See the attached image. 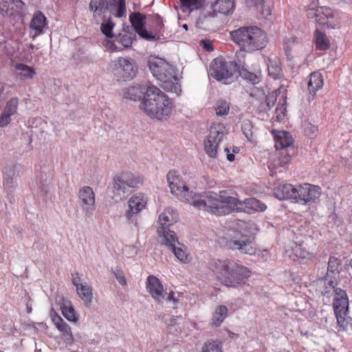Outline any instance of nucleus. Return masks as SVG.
I'll return each instance as SVG.
<instances>
[{
  "instance_id": "obj_1",
  "label": "nucleus",
  "mask_w": 352,
  "mask_h": 352,
  "mask_svg": "<svg viewBox=\"0 0 352 352\" xmlns=\"http://www.w3.org/2000/svg\"><path fill=\"white\" fill-rule=\"evenodd\" d=\"M210 269L222 285L232 288L245 285L252 274L248 267L229 259L213 260Z\"/></svg>"
},
{
  "instance_id": "obj_2",
  "label": "nucleus",
  "mask_w": 352,
  "mask_h": 352,
  "mask_svg": "<svg viewBox=\"0 0 352 352\" xmlns=\"http://www.w3.org/2000/svg\"><path fill=\"white\" fill-rule=\"evenodd\" d=\"M172 100L159 88L148 86L141 102V109L151 118L166 120L172 113Z\"/></svg>"
},
{
  "instance_id": "obj_3",
  "label": "nucleus",
  "mask_w": 352,
  "mask_h": 352,
  "mask_svg": "<svg viewBox=\"0 0 352 352\" xmlns=\"http://www.w3.org/2000/svg\"><path fill=\"white\" fill-rule=\"evenodd\" d=\"M232 40L241 52H254L265 48L268 43L266 32L256 26L241 27L230 32Z\"/></svg>"
},
{
  "instance_id": "obj_4",
  "label": "nucleus",
  "mask_w": 352,
  "mask_h": 352,
  "mask_svg": "<svg viewBox=\"0 0 352 352\" xmlns=\"http://www.w3.org/2000/svg\"><path fill=\"white\" fill-rule=\"evenodd\" d=\"M149 69L153 76L161 82L160 86L164 90L175 93L179 90L176 70L164 59L155 57L150 60Z\"/></svg>"
},
{
  "instance_id": "obj_5",
  "label": "nucleus",
  "mask_w": 352,
  "mask_h": 352,
  "mask_svg": "<svg viewBox=\"0 0 352 352\" xmlns=\"http://www.w3.org/2000/svg\"><path fill=\"white\" fill-rule=\"evenodd\" d=\"M333 292V308L336 315L338 331H344L349 324L346 316L349 313V299L344 290L332 286Z\"/></svg>"
},
{
  "instance_id": "obj_6",
  "label": "nucleus",
  "mask_w": 352,
  "mask_h": 352,
  "mask_svg": "<svg viewBox=\"0 0 352 352\" xmlns=\"http://www.w3.org/2000/svg\"><path fill=\"white\" fill-rule=\"evenodd\" d=\"M227 134L228 131L222 123H213L210 126L209 133L204 141V151L209 157H217L219 144Z\"/></svg>"
},
{
  "instance_id": "obj_7",
  "label": "nucleus",
  "mask_w": 352,
  "mask_h": 352,
  "mask_svg": "<svg viewBox=\"0 0 352 352\" xmlns=\"http://www.w3.org/2000/svg\"><path fill=\"white\" fill-rule=\"evenodd\" d=\"M188 203L197 208L208 211L216 215H223L226 213L227 208L221 205V201L214 192H208L205 195L194 194Z\"/></svg>"
},
{
  "instance_id": "obj_8",
  "label": "nucleus",
  "mask_w": 352,
  "mask_h": 352,
  "mask_svg": "<svg viewBox=\"0 0 352 352\" xmlns=\"http://www.w3.org/2000/svg\"><path fill=\"white\" fill-rule=\"evenodd\" d=\"M226 245L230 249L239 250L242 254L255 255L257 252L254 237L238 231H233L229 234L226 239Z\"/></svg>"
},
{
  "instance_id": "obj_9",
  "label": "nucleus",
  "mask_w": 352,
  "mask_h": 352,
  "mask_svg": "<svg viewBox=\"0 0 352 352\" xmlns=\"http://www.w3.org/2000/svg\"><path fill=\"white\" fill-rule=\"evenodd\" d=\"M167 181L168 182L170 192L182 201L188 203V199H191L193 196L192 192L189 191L185 182L182 180L177 172L170 170L167 174Z\"/></svg>"
},
{
  "instance_id": "obj_10",
  "label": "nucleus",
  "mask_w": 352,
  "mask_h": 352,
  "mask_svg": "<svg viewBox=\"0 0 352 352\" xmlns=\"http://www.w3.org/2000/svg\"><path fill=\"white\" fill-rule=\"evenodd\" d=\"M321 195V188L318 186L304 184L298 186L295 202L302 205L314 204Z\"/></svg>"
},
{
  "instance_id": "obj_11",
  "label": "nucleus",
  "mask_w": 352,
  "mask_h": 352,
  "mask_svg": "<svg viewBox=\"0 0 352 352\" xmlns=\"http://www.w3.org/2000/svg\"><path fill=\"white\" fill-rule=\"evenodd\" d=\"M115 75L120 80H131L135 76L136 68L131 58L120 57L113 62Z\"/></svg>"
},
{
  "instance_id": "obj_12",
  "label": "nucleus",
  "mask_w": 352,
  "mask_h": 352,
  "mask_svg": "<svg viewBox=\"0 0 352 352\" xmlns=\"http://www.w3.org/2000/svg\"><path fill=\"white\" fill-rule=\"evenodd\" d=\"M233 65L234 62L228 63L221 58H217L210 64V75L219 81L227 80L233 75Z\"/></svg>"
},
{
  "instance_id": "obj_13",
  "label": "nucleus",
  "mask_w": 352,
  "mask_h": 352,
  "mask_svg": "<svg viewBox=\"0 0 352 352\" xmlns=\"http://www.w3.org/2000/svg\"><path fill=\"white\" fill-rule=\"evenodd\" d=\"M142 183V179L129 172L122 173L113 178V188L126 193L130 188H136Z\"/></svg>"
},
{
  "instance_id": "obj_14",
  "label": "nucleus",
  "mask_w": 352,
  "mask_h": 352,
  "mask_svg": "<svg viewBox=\"0 0 352 352\" xmlns=\"http://www.w3.org/2000/svg\"><path fill=\"white\" fill-rule=\"evenodd\" d=\"M335 15L336 14L333 10L327 7H320L307 10V17L315 18L316 23L333 28L336 26V23L333 21Z\"/></svg>"
},
{
  "instance_id": "obj_15",
  "label": "nucleus",
  "mask_w": 352,
  "mask_h": 352,
  "mask_svg": "<svg viewBox=\"0 0 352 352\" xmlns=\"http://www.w3.org/2000/svg\"><path fill=\"white\" fill-rule=\"evenodd\" d=\"M245 54L242 52H237L234 60V67L238 71L240 76L245 80L252 82V84H257L260 82V73L251 72L248 69V67L245 62Z\"/></svg>"
},
{
  "instance_id": "obj_16",
  "label": "nucleus",
  "mask_w": 352,
  "mask_h": 352,
  "mask_svg": "<svg viewBox=\"0 0 352 352\" xmlns=\"http://www.w3.org/2000/svg\"><path fill=\"white\" fill-rule=\"evenodd\" d=\"M78 197L80 206L87 217H90L95 208L96 197L93 189L83 186L79 190Z\"/></svg>"
},
{
  "instance_id": "obj_17",
  "label": "nucleus",
  "mask_w": 352,
  "mask_h": 352,
  "mask_svg": "<svg viewBox=\"0 0 352 352\" xmlns=\"http://www.w3.org/2000/svg\"><path fill=\"white\" fill-rule=\"evenodd\" d=\"M162 243L170 247L175 256L182 263H188L190 261V256L186 253V249L176 248L175 245L178 243L177 235L175 232H167L165 234V239H163Z\"/></svg>"
},
{
  "instance_id": "obj_18",
  "label": "nucleus",
  "mask_w": 352,
  "mask_h": 352,
  "mask_svg": "<svg viewBox=\"0 0 352 352\" xmlns=\"http://www.w3.org/2000/svg\"><path fill=\"white\" fill-rule=\"evenodd\" d=\"M177 214L173 210L167 208L159 216V223L160 226L157 229L160 236L165 239V234L167 232H174L168 229V228L177 221Z\"/></svg>"
},
{
  "instance_id": "obj_19",
  "label": "nucleus",
  "mask_w": 352,
  "mask_h": 352,
  "mask_svg": "<svg viewBox=\"0 0 352 352\" xmlns=\"http://www.w3.org/2000/svg\"><path fill=\"white\" fill-rule=\"evenodd\" d=\"M144 20L145 16L140 12L133 13L130 15V22L135 31L142 38L147 40H153L155 36L145 29Z\"/></svg>"
},
{
  "instance_id": "obj_20",
  "label": "nucleus",
  "mask_w": 352,
  "mask_h": 352,
  "mask_svg": "<svg viewBox=\"0 0 352 352\" xmlns=\"http://www.w3.org/2000/svg\"><path fill=\"white\" fill-rule=\"evenodd\" d=\"M147 204V198L144 194L139 193L129 200V210L126 212V217L131 220L133 214H136L145 208Z\"/></svg>"
},
{
  "instance_id": "obj_21",
  "label": "nucleus",
  "mask_w": 352,
  "mask_h": 352,
  "mask_svg": "<svg viewBox=\"0 0 352 352\" xmlns=\"http://www.w3.org/2000/svg\"><path fill=\"white\" fill-rule=\"evenodd\" d=\"M265 204L261 202L259 200L250 197L245 199L244 201L239 199L236 210H243L244 212L252 214L255 212H263L266 209Z\"/></svg>"
},
{
  "instance_id": "obj_22",
  "label": "nucleus",
  "mask_w": 352,
  "mask_h": 352,
  "mask_svg": "<svg viewBox=\"0 0 352 352\" xmlns=\"http://www.w3.org/2000/svg\"><path fill=\"white\" fill-rule=\"evenodd\" d=\"M272 133L274 135V146L276 150H288L289 148L293 150L291 146L293 144L294 140L289 133L284 131H276L272 130Z\"/></svg>"
},
{
  "instance_id": "obj_23",
  "label": "nucleus",
  "mask_w": 352,
  "mask_h": 352,
  "mask_svg": "<svg viewBox=\"0 0 352 352\" xmlns=\"http://www.w3.org/2000/svg\"><path fill=\"white\" fill-rule=\"evenodd\" d=\"M146 288L151 296L157 301L162 302L164 298V287L158 278L154 276L147 278Z\"/></svg>"
},
{
  "instance_id": "obj_24",
  "label": "nucleus",
  "mask_w": 352,
  "mask_h": 352,
  "mask_svg": "<svg viewBox=\"0 0 352 352\" xmlns=\"http://www.w3.org/2000/svg\"><path fill=\"white\" fill-rule=\"evenodd\" d=\"M89 8L93 12V16L97 23L104 21L108 12L109 6L107 0H91Z\"/></svg>"
},
{
  "instance_id": "obj_25",
  "label": "nucleus",
  "mask_w": 352,
  "mask_h": 352,
  "mask_svg": "<svg viewBox=\"0 0 352 352\" xmlns=\"http://www.w3.org/2000/svg\"><path fill=\"white\" fill-rule=\"evenodd\" d=\"M298 187L289 184H280L274 190V196L280 200L293 199L295 201Z\"/></svg>"
},
{
  "instance_id": "obj_26",
  "label": "nucleus",
  "mask_w": 352,
  "mask_h": 352,
  "mask_svg": "<svg viewBox=\"0 0 352 352\" xmlns=\"http://www.w3.org/2000/svg\"><path fill=\"white\" fill-rule=\"evenodd\" d=\"M323 85L324 80L321 73L314 72L310 74L308 77L307 89L309 94L311 95V100L314 98L316 93L321 89Z\"/></svg>"
},
{
  "instance_id": "obj_27",
  "label": "nucleus",
  "mask_w": 352,
  "mask_h": 352,
  "mask_svg": "<svg viewBox=\"0 0 352 352\" xmlns=\"http://www.w3.org/2000/svg\"><path fill=\"white\" fill-rule=\"evenodd\" d=\"M289 258L294 261L298 259L311 260L314 258V254L307 250L302 244L293 242L291 245V250H287Z\"/></svg>"
},
{
  "instance_id": "obj_28",
  "label": "nucleus",
  "mask_w": 352,
  "mask_h": 352,
  "mask_svg": "<svg viewBox=\"0 0 352 352\" xmlns=\"http://www.w3.org/2000/svg\"><path fill=\"white\" fill-rule=\"evenodd\" d=\"M214 14L220 13L228 15L232 13L234 9V0H217L212 6Z\"/></svg>"
},
{
  "instance_id": "obj_29",
  "label": "nucleus",
  "mask_w": 352,
  "mask_h": 352,
  "mask_svg": "<svg viewBox=\"0 0 352 352\" xmlns=\"http://www.w3.org/2000/svg\"><path fill=\"white\" fill-rule=\"evenodd\" d=\"M46 25V17L41 12H38L33 16L30 28L35 31V36L43 32V30Z\"/></svg>"
},
{
  "instance_id": "obj_30",
  "label": "nucleus",
  "mask_w": 352,
  "mask_h": 352,
  "mask_svg": "<svg viewBox=\"0 0 352 352\" xmlns=\"http://www.w3.org/2000/svg\"><path fill=\"white\" fill-rule=\"evenodd\" d=\"M267 70L269 75L274 79L280 78L282 76L280 60L276 57L274 58H269L267 60Z\"/></svg>"
},
{
  "instance_id": "obj_31",
  "label": "nucleus",
  "mask_w": 352,
  "mask_h": 352,
  "mask_svg": "<svg viewBox=\"0 0 352 352\" xmlns=\"http://www.w3.org/2000/svg\"><path fill=\"white\" fill-rule=\"evenodd\" d=\"M316 47L318 50L324 51L329 48L330 41L325 33L316 30L314 36Z\"/></svg>"
},
{
  "instance_id": "obj_32",
  "label": "nucleus",
  "mask_w": 352,
  "mask_h": 352,
  "mask_svg": "<svg viewBox=\"0 0 352 352\" xmlns=\"http://www.w3.org/2000/svg\"><path fill=\"white\" fill-rule=\"evenodd\" d=\"M52 320L56 327L65 336H68L73 339V336L70 327L63 320V318L56 313L52 317Z\"/></svg>"
},
{
  "instance_id": "obj_33",
  "label": "nucleus",
  "mask_w": 352,
  "mask_h": 352,
  "mask_svg": "<svg viewBox=\"0 0 352 352\" xmlns=\"http://www.w3.org/2000/svg\"><path fill=\"white\" fill-rule=\"evenodd\" d=\"M180 9L184 13L189 14L192 10L201 8L204 4V0H179Z\"/></svg>"
},
{
  "instance_id": "obj_34",
  "label": "nucleus",
  "mask_w": 352,
  "mask_h": 352,
  "mask_svg": "<svg viewBox=\"0 0 352 352\" xmlns=\"http://www.w3.org/2000/svg\"><path fill=\"white\" fill-rule=\"evenodd\" d=\"M278 155L279 156L277 158H275L272 163L269 166L270 168H271L272 166L273 168L285 167L290 162L292 157L289 153L288 150L280 151Z\"/></svg>"
},
{
  "instance_id": "obj_35",
  "label": "nucleus",
  "mask_w": 352,
  "mask_h": 352,
  "mask_svg": "<svg viewBox=\"0 0 352 352\" xmlns=\"http://www.w3.org/2000/svg\"><path fill=\"white\" fill-rule=\"evenodd\" d=\"M219 200L221 205L227 204L232 210H236L239 199L231 196L229 190H221L219 194Z\"/></svg>"
},
{
  "instance_id": "obj_36",
  "label": "nucleus",
  "mask_w": 352,
  "mask_h": 352,
  "mask_svg": "<svg viewBox=\"0 0 352 352\" xmlns=\"http://www.w3.org/2000/svg\"><path fill=\"white\" fill-rule=\"evenodd\" d=\"M77 293L79 297L86 303L90 304L92 299V287L87 283L76 287Z\"/></svg>"
},
{
  "instance_id": "obj_37",
  "label": "nucleus",
  "mask_w": 352,
  "mask_h": 352,
  "mask_svg": "<svg viewBox=\"0 0 352 352\" xmlns=\"http://www.w3.org/2000/svg\"><path fill=\"white\" fill-rule=\"evenodd\" d=\"M228 308L225 305L218 306L212 316V323L216 327L220 326L228 316Z\"/></svg>"
},
{
  "instance_id": "obj_38",
  "label": "nucleus",
  "mask_w": 352,
  "mask_h": 352,
  "mask_svg": "<svg viewBox=\"0 0 352 352\" xmlns=\"http://www.w3.org/2000/svg\"><path fill=\"white\" fill-rule=\"evenodd\" d=\"M341 269V261L338 258L332 256H330L328 262L327 275L332 274L338 275Z\"/></svg>"
},
{
  "instance_id": "obj_39",
  "label": "nucleus",
  "mask_w": 352,
  "mask_h": 352,
  "mask_svg": "<svg viewBox=\"0 0 352 352\" xmlns=\"http://www.w3.org/2000/svg\"><path fill=\"white\" fill-rule=\"evenodd\" d=\"M62 314L64 317L70 322H77L78 317L76 316L75 310L72 305L69 304H63L61 307Z\"/></svg>"
},
{
  "instance_id": "obj_40",
  "label": "nucleus",
  "mask_w": 352,
  "mask_h": 352,
  "mask_svg": "<svg viewBox=\"0 0 352 352\" xmlns=\"http://www.w3.org/2000/svg\"><path fill=\"white\" fill-rule=\"evenodd\" d=\"M19 105V99L17 98H12L5 105L3 112L14 116L17 113Z\"/></svg>"
},
{
  "instance_id": "obj_41",
  "label": "nucleus",
  "mask_w": 352,
  "mask_h": 352,
  "mask_svg": "<svg viewBox=\"0 0 352 352\" xmlns=\"http://www.w3.org/2000/svg\"><path fill=\"white\" fill-rule=\"evenodd\" d=\"M15 68L21 71L19 75L26 78H32L33 76L35 74V70L33 67L28 66L23 63L17 64L15 66Z\"/></svg>"
},
{
  "instance_id": "obj_42",
  "label": "nucleus",
  "mask_w": 352,
  "mask_h": 352,
  "mask_svg": "<svg viewBox=\"0 0 352 352\" xmlns=\"http://www.w3.org/2000/svg\"><path fill=\"white\" fill-rule=\"evenodd\" d=\"M115 26V23L112 22L111 19H109L107 21H104L101 23V31L108 38H113L114 34L113 33V28Z\"/></svg>"
},
{
  "instance_id": "obj_43",
  "label": "nucleus",
  "mask_w": 352,
  "mask_h": 352,
  "mask_svg": "<svg viewBox=\"0 0 352 352\" xmlns=\"http://www.w3.org/2000/svg\"><path fill=\"white\" fill-rule=\"evenodd\" d=\"M230 111L229 104L225 100H218L215 106V111L217 116H226Z\"/></svg>"
},
{
  "instance_id": "obj_44",
  "label": "nucleus",
  "mask_w": 352,
  "mask_h": 352,
  "mask_svg": "<svg viewBox=\"0 0 352 352\" xmlns=\"http://www.w3.org/2000/svg\"><path fill=\"white\" fill-rule=\"evenodd\" d=\"M202 352H223L221 342L211 341L205 343Z\"/></svg>"
},
{
  "instance_id": "obj_45",
  "label": "nucleus",
  "mask_w": 352,
  "mask_h": 352,
  "mask_svg": "<svg viewBox=\"0 0 352 352\" xmlns=\"http://www.w3.org/2000/svg\"><path fill=\"white\" fill-rule=\"evenodd\" d=\"M250 6H254L263 15H270L269 8L265 7V0H248Z\"/></svg>"
},
{
  "instance_id": "obj_46",
  "label": "nucleus",
  "mask_w": 352,
  "mask_h": 352,
  "mask_svg": "<svg viewBox=\"0 0 352 352\" xmlns=\"http://www.w3.org/2000/svg\"><path fill=\"white\" fill-rule=\"evenodd\" d=\"M287 113V107L285 100H283V103L282 104L278 105L275 111V117L276 120L280 122L283 121L286 116Z\"/></svg>"
},
{
  "instance_id": "obj_47",
  "label": "nucleus",
  "mask_w": 352,
  "mask_h": 352,
  "mask_svg": "<svg viewBox=\"0 0 352 352\" xmlns=\"http://www.w3.org/2000/svg\"><path fill=\"white\" fill-rule=\"evenodd\" d=\"M116 16L122 17L125 14L126 6L124 0H118V5L116 6Z\"/></svg>"
},
{
  "instance_id": "obj_48",
  "label": "nucleus",
  "mask_w": 352,
  "mask_h": 352,
  "mask_svg": "<svg viewBox=\"0 0 352 352\" xmlns=\"http://www.w3.org/2000/svg\"><path fill=\"white\" fill-rule=\"evenodd\" d=\"M318 131V127L311 123H307L305 125V132L310 137L316 135Z\"/></svg>"
},
{
  "instance_id": "obj_49",
  "label": "nucleus",
  "mask_w": 352,
  "mask_h": 352,
  "mask_svg": "<svg viewBox=\"0 0 352 352\" xmlns=\"http://www.w3.org/2000/svg\"><path fill=\"white\" fill-rule=\"evenodd\" d=\"M11 115L3 112L0 115V127H6L11 122Z\"/></svg>"
},
{
  "instance_id": "obj_50",
  "label": "nucleus",
  "mask_w": 352,
  "mask_h": 352,
  "mask_svg": "<svg viewBox=\"0 0 352 352\" xmlns=\"http://www.w3.org/2000/svg\"><path fill=\"white\" fill-rule=\"evenodd\" d=\"M13 176L14 173H12L10 175L6 173L3 175V184L4 186L8 188H11L14 186Z\"/></svg>"
},
{
  "instance_id": "obj_51",
  "label": "nucleus",
  "mask_w": 352,
  "mask_h": 352,
  "mask_svg": "<svg viewBox=\"0 0 352 352\" xmlns=\"http://www.w3.org/2000/svg\"><path fill=\"white\" fill-rule=\"evenodd\" d=\"M119 41L124 47H129L133 43V38L130 35L124 34L120 36Z\"/></svg>"
},
{
  "instance_id": "obj_52",
  "label": "nucleus",
  "mask_w": 352,
  "mask_h": 352,
  "mask_svg": "<svg viewBox=\"0 0 352 352\" xmlns=\"http://www.w3.org/2000/svg\"><path fill=\"white\" fill-rule=\"evenodd\" d=\"M226 153V157L229 162H233L235 159L234 153H238L240 151V148L238 146L232 147V153H230V149L228 147H226L224 149Z\"/></svg>"
},
{
  "instance_id": "obj_53",
  "label": "nucleus",
  "mask_w": 352,
  "mask_h": 352,
  "mask_svg": "<svg viewBox=\"0 0 352 352\" xmlns=\"http://www.w3.org/2000/svg\"><path fill=\"white\" fill-rule=\"evenodd\" d=\"M138 92L139 91L137 88L134 87H130L127 89V92L125 94V97L131 100H135Z\"/></svg>"
},
{
  "instance_id": "obj_54",
  "label": "nucleus",
  "mask_w": 352,
  "mask_h": 352,
  "mask_svg": "<svg viewBox=\"0 0 352 352\" xmlns=\"http://www.w3.org/2000/svg\"><path fill=\"white\" fill-rule=\"evenodd\" d=\"M72 283L76 286V287H78L84 283H82L80 276L78 273L72 274Z\"/></svg>"
},
{
  "instance_id": "obj_55",
  "label": "nucleus",
  "mask_w": 352,
  "mask_h": 352,
  "mask_svg": "<svg viewBox=\"0 0 352 352\" xmlns=\"http://www.w3.org/2000/svg\"><path fill=\"white\" fill-rule=\"evenodd\" d=\"M115 276L120 284H121L122 285H125L126 284L125 276L122 272H115Z\"/></svg>"
},
{
  "instance_id": "obj_56",
  "label": "nucleus",
  "mask_w": 352,
  "mask_h": 352,
  "mask_svg": "<svg viewBox=\"0 0 352 352\" xmlns=\"http://www.w3.org/2000/svg\"><path fill=\"white\" fill-rule=\"evenodd\" d=\"M167 300H173L174 302H176V300L174 298V292H170L168 294V296L167 297Z\"/></svg>"
},
{
  "instance_id": "obj_57",
  "label": "nucleus",
  "mask_w": 352,
  "mask_h": 352,
  "mask_svg": "<svg viewBox=\"0 0 352 352\" xmlns=\"http://www.w3.org/2000/svg\"><path fill=\"white\" fill-rule=\"evenodd\" d=\"M204 47H205L207 50H208V51H212V50H213V47H212V45H211V44H210V43H209V44H205V45H204Z\"/></svg>"
},
{
  "instance_id": "obj_58",
  "label": "nucleus",
  "mask_w": 352,
  "mask_h": 352,
  "mask_svg": "<svg viewBox=\"0 0 352 352\" xmlns=\"http://www.w3.org/2000/svg\"><path fill=\"white\" fill-rule=\"evenodd\" d=\"M289 43H292V44H295V41L294 40H288L287 41V43H286L287 45H288ZM288 46H286L285 47V50L287 51L288 50Z\"/></svg>"
},
{
  "instance_id": "obj_59",
  "label": "nucleus",
  "mask_w": 352,
  "mask_h": 352,
  "mask_svg": "<svg viewBox=\"0 0 352 352\" xmlns=\"http://www.w3.org/2000/svg\"><path fill=\"white\" fill-rule=\"evenodd\" d=\"M4 90V86L3 84L0 83V95L3 93Z\"/></svg>"
},
{
  "instance_id": "obj_60",
  "label": "nucleus",
  "mask_w": 352,
  "mask_h": 352,
  "mask_svg": "<svg viewBox=\"0 0 352 352\" xmlns=\"http://www.w3.org/2000/svg\"><path fill=\"white\" fill-rule=\"evenodd\" d=\"M157 23H158V27H159V29H161L162 27V21H160V19H157Z\"/></svg>"
},
{
  "instance_id": "obj_61",
  "label": "nucleus",
  "mask_w": 352,
  "mask_h": 352,
  "mask_svg": "<svg viewBox=\"0 0 352 352\" xmlns=\"http://www.w3.org/2000/svg\"><path fill=\"white\" fill-rule=\"evenodd\" d=\"M182 27L185 30H188V25L186 23H184L183 25H182Z\"/></svg>"
},
{
  "instance_id": "obj_62",
  "label": "nucleus",
  "mask_w": 352,
  "mask_h": 352,
  "mask_svg": "<svg viewBox=\"0 0 352 352\" xmlns=\"http://www.w3.org/2000/svg\"><path fill=\"white\" fill-rule=\"evenodd\" d=\"M278 352H291V351L287 349H280Z\"/></svg>"
},
{
  "instance_id": "obj_63",
  "label": "nucleus",
  "mask_w": 352,
  "mask_h": 352,
  "mask_svg": "<svg viewBox=\"0 0 352 352\" xmlns=\"http://www.w3.org/2000/svg\"><path fill=\"white\" fill-rule=\"evenodd\" d=\"M27 309H28V313H31L32 312V307H28V306Z\"/></svg>"
},
{
  "instance_id": "obj_64",
  "label": "nucleus",
  "mask_w": 352,
  "mask_h": 352,
  "mask_svg": "<svg viewBox=\"0 0 352 352\" xmlns=\"http://www.w3.org/2000/svg\"><path fill=\"white\" fill-rule=\"evenodd\" d=\"M178 19H179V25L182 26V25H183L184 23H182L181 18L179 16Z\"/></svg>"
}]
</instances>
